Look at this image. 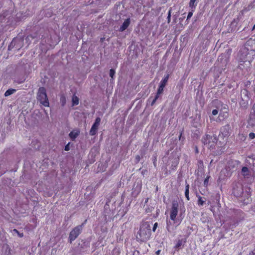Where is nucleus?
<instances>
[{
    "mask_svg": "<svg viewBox=\"0 0 255 255\" xmlns=\"http://www.w3.org/2000/svg\"><path fill=\"white\" fill-rule=\"evenodd\" d=\"M233 194L235 196L239 198V201L244 205H247L252 201L250 189L249 191H244L242 186H236L233 188Z\"/></svg>",
    "mask_w": 255,
    "mask_h": 255,
    "instance_id": "1",
    "label": "nucleus"
},
{
    "mask_svg": "<svg viewBox=\"0 0 255 255\" xmlns=\"http://www.w3.org/2000/svg\"><path fill=\"white\" fill-rule=\"evenodd\" d=\"M150 226L148 223H145L140 226L136 238L138 242H145L150 239Z\"/></svg>",
    "mask_w": 255,
    "mask_h": 255,
    "instance_id": "2",
    "label": "nucleus"
},
{
    "mask_svg": "<svg viewBox=\"0 0 255 255\" xmlns=\"http://www.w3.org/2000/svg\"><path fill=\"white\" fill-rule=\"evenodd\" d=\"M201 141L204 145H207L209 148L213 149L215 148L218 138L216 135L206 134L202 137Z\"/></svg>",
    "mask_w": 255,
    "mask_h": 255,
    "instance_id": "3",
    "label": "nucleus"
},
{
    "mask_svg": "<svg viewBox=\"0 0 255 255\" xmlns=\"http://www.w3.org/2000/svg\"><path fill=\"white\" fill-rule=\"evenodd\" d=\"M37 99L43 106L48 107L49 106V101L47 96L46 89L44 87H40L37 93Z\"/></svg>",
    "mask_w": 255,
    "mask_h": 255,
    "instance_id": "4",
    "label": "nucleus"
},
{
    "mask_svg": "<svg viewBox=\"0 0 255 255\" xmlns=\"http://www.w3.org/2000/svg\"><path fill=\"white\" fill-rule=\"evenodd\" d=\"M86 221L87 220H85L84 223L81 225L75 227L71 230L68 237V242L69 243L71 244L81 233L83 226Z\"/></svg>",
    "mask_w": 255,
    "mask_h": 255,
    "instance_id": "5",
    "label": "nucleus"
},
{
    "mask_svg": "<svg viewBox=\"0 0 255 255\" xmlns=\"http://www.w3.org/2000/svg\"><path fill=\"white\" fill-rule=\"evenodd\" d=\"M179 202L177 200H173L171 203L170 210V218L174 223L176 222L177 216L179 212Z\"/></svg>",
    "mask_w": 255,
    "mask_h": 255,
    "instance_id": "6",
    "label": "nucleus"
},
{
    "mask_svg": "<svg viewBox=\"0 0 255 255\" xmlns=\"http://www.w3.org/2000/svg\"><path fill=\"white\" fill-rule=\"evenodd\" d=\"M101 122V119L99 117L96 118L94 124L92 125L91 129L90 130L89 133L90 135L93 136L96 135L97 132L100 124Z\"/></svg>",
    "mask_w": 255,
    "mask_h": 255,
    "instance_id": "7",
    "label": "nucleus"
},
{
    "mask_svg": "<svg viewBox=\"0 0 255 255\" xmlns=\"http://www.w3.org/2000/svg\"><path fill=\"white\" fill-rule=\"evenodd\" d=\"M230 135V125L227 124L220 129L219 136L223 138L228 137Z\"/></svg>",
    "mask_w": 255,
    "mask_h": 255,
    "instance_id": "8",
    "label": "nucleus"
},
{
    "mask_svg": "<svg viewBox=\"0 0 255 255\" xmlns=\"http://www.w3.org/2000/svg\"><path fill=\"white\" fill-rule=\"evenodd\" d=\"M241 59H246V61L250 64L254 59L253 57L251 56V54L249 52L248 50H246L245 51L241 53L240 57Z\"/></svg>",
    "mask_w": 255,
    "mask_h": 255,
    "instance_id": "9",
    "label": "nucleus"
},
{
    "mask_svg": "<svg viewBox=\"0 0 255 255\" xmlns=\"http://www.w3.org/2000/svg\"><path fill=\"white\" fill-rule=\"evenodd\" d=\"M248 126L251 127H255V111L251 112L248 120Z\"/></svg>",
    "mask_w": 255,
    "mask_h": 255,
    "instance_id": "10",
    "label": "nucleus"
},
{
    "mask_svg": "<svg viewBox=\"0 0 255 255\" xmlns=\"http://www.w3.org/2000/svg\"><path fill=\"white\" fill-rule=\"evenodd\" d=\"M130 22V20L129 18L126 19L120 27L119 31L122 32L125 30L129 25Z\"/></svg>",
    "mask_w": 255,
    "mask_h": 255,
    "instance_id": "11",
    "label": "nucleus"
},
{
    "mask_svg": "<svg viewBox=\"0 0 255 255\" xmlns=\"http://www.w3.org/2000/svg\"><path fill=\"white\" fill-rule=\"evenodd\" d=\"M80 133V130L79 129H75L71 131L69 136L72 140H74L75 138L79 135Z\"/></svg>",
    "mask_w": 255,
    "mask_h": 255,
    "instance_id": "12",
    "label": "nucleus"
},
{
    "mask_svg": "<svg viewBox=\"0 0 255 255\" xmlns=\"http://www.w3.org/2000/svg\"><path fill=\"white\" fill-rule=\"evenodd\" d=\"M228 116V113L227 112H220L219 114V116L218 118L216 120V122H221L224 120Z\"/></svg>",
    "mask_w": 255,
    "mask_h": 255,
    "instance_id": "13",
    "label": "nucleus"
},
{
    "mask_svg": "<svg viewBox=\"0 0 255 255\" xmlns=\"http://www.w3.org/2000/svg\"><path fill=\"white\" fill-rule=\"evenodd\" d=\"M242 174L245 178H249L250 176V171L248 167L244 166L242 169Z\"/></svg>",
    "mask_w": 255,
    "mask_h": 255,
    "instance_id": "14",
    "label": "nucleus"
},
{
    "mask_svg": "<svg viewBox=\"0 0 255 255\" xmlns=\"http://www.w3.org/2000/svg\"><path fill=\"white\" fill-rule=\"evenodd\" d=\"M197 5V0H190L189 2V7L192 11H194Z\"/></svg>",
    "mask_w": 255,
    "mask_h": 255,
    "instance_id": "15",
    "label": "nucleus"
},
{
    "mask_svg": "<svg viewBox=\"0 0 255 255\" xmlns=\"http://www.w3.org/2000/svg\"><path fill=\"white\" fill-rule=\"evenodd\" d=\"M169 77V75L168 74L164 75L163 79L160 82L159 85L165 87L168 82Z\"/></svg>",
    "mask_w": 255,
    "mask_h": 255,
    "instance_id": "16",
    "label": "nucleus"
},
{
    "mask_svg": "<svg viewBox=\"0 0 255 255\" xmlns=\"http://www.w3.org/2000/svg\"><path fill=\"white\" fill-rule=\"evenodd\" d=\"M246 59H241L240 57L239 60V65L238 68L240 69L243 70L245 68V64H246L247 61H246Z\"/></svg>",
    "mask_w": 255,
    "mask_h": 255,
    "instance_id": "17",
    "label": "nucleus"
},
{
    "mask_svg": "<svg viewBox=\"0 0 255 255\" xmlns=\"http://www.w3.org/2000/svg\"><path fill=\"white\" fill-rule=\"evenodd\" d=\"M189 188H190V186H189V184L186 183L185 195V197L188 201L190 200V198H189Z\"/></svg>",
    "mask_w": 255,
    "mask_h": 255,
    "instance_id": "18",
    "label": "nucleus"
},
{
    "mask_svg": "<svg viewBox=\"0 0 255 255\" xmlns=\"http://www.w3.org/2000/svg\"><path fill=\"white\" fill-rule=\"evenodd\" d=\"M79 98L74 94L72 96V102L73 106H77L79 104Z\"/></svg>",
    "mask_w": 255,
    "mask_h": 255,
    "instance_id": "19",
    "label": "nucleus"
},
{
    "mask_svg": "<svg viewBox=\"0 0 255 255\" xmlns=\"http://www.w3.org/2000/svg\"><path fill=\"white\" fill-rule=\"evenodd\" d=\"M198 205L199 206H203L205 202V198L201 197L200 196H198Z\"/></svg>",
    "mask_w": 255,
    "mask_h": 255,
    "instance_id": "20",
    "label": "nucleus"
},
{
    "mask_svg": "<svg viewBox=\"0 0 255 255\" xmlns=\"http://www.w3.org/2000/svg\"><path fill=\"white\" fill-rule=\"evenodd\" d=\"M165 87L162 85H159L158 88L157 89L156 95L159 97V96L162 94L164 91Z\"/></svg>",
    "mask_w": 255,
    "mask_h": 255,
    "instance_id": "21",
    "label": "nucleus"
},
{
    "mask_svg": "<svg viewBox=\"0 0 255 255\" xmlns=\"http://www.w3.org/2000/svg\"><path fill=\"white\" fill-rule=\"evenodd\" d=\"M15 92H16V90L14 89H9L6 91L4 93V96L5 97H7L12 94H13Z\"/></svg>",
    "mask_w": 255,
    "mask_h": 255,
    "instance_id": "22",
    "label": "nucleus"
},
{
    "mask_svg": "<svg viewBox=\"0 0 255 255\" xmlns=\"http://www.w3.org/2000/svg\"><path fill=\"white\" fill-rule=\"evenodd\" d=\"M185 242H186V240L183 241L182 240H178V241H177V243L175 245L174 248L176 249H177L179 248V247H180L183 244V243H185Z\"/></svg>",
    "mask_w": 255,
    "mask_h": 255,
    "instance_id": "23",
    "label": "nucleus"
},
{
    "mask_svg": "<svg viewBox=\"0 0 255 255\" xmlns=\"http://www.w3.org/2000/svg\"><path fill=\"white\" fill-rule=\"evenodd\" d=\"M112 253L113 255H120L121 253L120 250L117 248H115Z\"/></svg>",
    "mask_w": 255,
    "mask_h": 255,
    "instance_id": "24",
    "label": "nucleus"
},
{
    "mask_svg": "<svg viewBox=\"0 0 255 255\" xmlns=\"http://www.w3.org/2000/svg\"><path fill=\"white\" fill-rule=\"evenodd\" d=\"M171 12H172V9H171V8H170V9H169L168 12V15H167V17L168 23H169L171 21Z\"/></svg>",
    "mask_w": 255,
    "mask_h": 255,
    "instance_id": "25",
    "label": "nucleus"
},
{
    "mask_svg": "<svg viewBox=\"0 0 255 255\" xmlns=\"http://www.w3.org/2000/svg\"><path fill=\"white\" fill-rule=\"evenodd\" d=\"M210 178V176H207L204 181V186L205 187H207L209 185V180Z\"/></svg>",
    "mask_w": 255,
    "mask_h": 255,
    "instance_id": "26",
    "label": "nucleus"
},
{
    "mask_svg": "<svg viewBox=\"0 0 255 255\" xmlns=\"http://www.w3.org/2000/svg\"><path fill=\"white\" fill-rule=\"evenodd\" d=\"M60 102L62 105L64 106L66 104V98L64 96H62L60 98Z\"/></svg>",
    "mask_w": 255,
    "mask_h": 255,
    "instance_id": "27",
    "label": "nucleus"
},
{
    "mask_svg": "<svg viewBox=\"0 0 255 255\" xmlns=\"http://www.w3.org/2000/svg\"><path fill=\"white\" fill-rule=\"evenodd\" d=\"M159 98V97L158 96L155 95L154 98L152 100L151 103V106H153L157 101V100Z\"/></svg>",
    "mask_w": 255,
    "mask_h": 255,
    "instance_id": "28",
    "label": "nucleus"
},
{
    "mask_svg": "<svg viewBox=\"0 0 255 255\" xmlns=\"http://www.w3.org/2000/svg\"><path fill=\"white\" fill-rule=\"evenodd\" d=\"M249 137L250 139H253L255 138V133L250 132L249 134Z\"/></svg>",
    "mask_w": 255,
    "mask_h": 255,
    "instance_id": "29",
    "label": "nucleus"
},
{
    "mask_svg": "<svg viewBox=\"0 0 255 255\" xmlns=\"http://www.w3.org/2000/svg\"><path fill=\"white\" fill-rule=\"evenodd\" d=\"M198 166L199 167H204V164L203 161L201 160L198 161Z\"/></svg>",
    "mask_w": 255,
    "mask_h": 255,
    "instance_id": "30",
    "label": "nucleus"
},
{
    "mask_svg": "<svg viewBox=\"0 0 255 255\" xmlns=\"http://www.w3.org/2000/svg\"><path fill=\"white\" fill-rule=\"evenodd\" d=\"M115 74V71L113 69H110V77L112 78H113V76H114Z\"/></svg>",
    "mask_w": 255,
    "mask_h": 255,
    "instance_id": "31",
    "label": "nucleus"
},
{
    "mask_svg": "<svg viewBox=\"0 0 255 255\" xmlns=\"http://www.w3.org/2000/svg\"><path fill=\"white\" fill-rule=\"evenodd\" d=\"M193 11L191 10V11H189L188 12L187 17V20H188L189 19H190L191 17V16L193 15Z\"/></svg>",
    "mask_w": 255,
    "mask_h": 255,
    "instance_id": "32",
    "label": "nucleus"
},
{
    "mask_svg": "<svg viewBox=\"0 0 255 255\" xmlns=\"http://www.w3.org/2000/svg\"><path fill=\"white\" fill-rule=\"evenodd\" d=\"M218 113H219V111H218V110H217V109H214V110H213L212 111V115H213V116H216L217 115H218Z\"/></svg>",
    "mask_w": 255,
    "mask_h": 255,
    "instance_id": "33",
    "label": "nucleus"
},
{
    "mask_svg": "<svg viewBox=\"0 0 255 255\" xmlns=\"http://www.w3.org/2000/svg\"><path fill=\"white\" fill-rule=\"evenodd\" d=\"M157 226H158V223H157V222L155 223L154 224V225H153V228H152V231H153V232H155V230H156V228H157Z\"/></svg>",
    "mask_w": 255,
    "mask_h": 255,
    "instance_id": "34",
    "label": "nucleus"
},
{
    "mask_svg": "<svg viewBox=\"0 0 255 255\" xmlns=\"http://www.w3.org/2000/svg\"><path fill=\"white\" fill-rule=\"evenodd\" d=\"M184 129H182V131L180 132V135L179 136V140H181L182 139V136L183 133Z\"/></svg>",
    "mask_w": 255,
    "mask_h": 255,
    "instance_id": "35",
    "label": "nucleus"
},
{
    "mask_svg": "<svg viewBox=\"0 0 255 255\" xmlns=\"http://www.w3.org/2000/svg\"><path fill=\"white\" fill-rule=\"evenodd\" d=\"M135 159H136L137 162H139L140 159V156L138 155H136L135 157Z\"/></svg>",
    "mask_w": 255,
    "mask_h": 255,
    "instance_id": "36",
    "label": "nucleus"
},
{
    "mask_svg": "<svg viewBox=\"0 0 255 255\" xmlns=\"http://www.w3.org/2000/svg\"><path fill=\"white\" fill-rule=\"evenodd\" d=\"M65 150L66 151H68L69 150V144H67L65 146V148H64Z\"/></svg>",
    "mask_w": 255,
    "mask_h": 255,
    "instance_id": "37",
    "label": "nucleus"
},
{
    "mask_svg": "<svg viewBox=\"0 0 255 255\" xmlns=\"http://www.w3.org/2000/svg\"><path fill=\"white\" fill-rule=\"evenodd\" d=\"M17 235L20 238H21V237H22L23 236V234L22 233H19V234H17Z\"/></svg>",
    "mask_w": 255,
    "mask_h": 255,
    "instance_id": "38",
    "label": "nucleus"
},
{
    "mask_svg": "<svg viewBox=\"0 0 255 255\" xmlns=\"http://www.w3.org/2000/svg\"><path fill=\"white\" fill-rule=\"evenodd\" d=\"M166 229H167V231H168V232H170V230H169V224H168V222H167Z\"/></svg>",
    "mask_w": 255,
    "mask_h": 255,
    "instance_id": "39",
    "label": "nucleus"
},
{
    "mask_svg": "<svg viewBox=\"0 0 255 255\" xmlns=\"http://www.w3.org/2000/svg\"><path fill=\"white\" fill-rule=\"evenodd\" d=\"M250 255H255V250L250 253Z\"/></svg>",
    "mask_w": 255,
    "mask_h": 255,
    "instance_id": "40",
    "label": "nucleus"
},
{
    "mask_svg": "<svg viewBox=\"0 0 255 255\" xmlns=\"http://www.w3.org/2000/svg\"><path fill=\"white\" fill-rule=\"evenodd\" d=\"M160 252H161L160 250H157V251H156L155 254L157 255H160Z\"/></svg>",
    "mask_w": 255,
    "mask_h": 255,
    "instance_id": "41",
    "label": "nucleus"
},
{
    "mask_svg": "<svg viewBox=\"0 0 255 255\" xmlns=\"http://www.w3.org/2000/svg\"><path fill=\"white\" fill-rule=\"evenodd\" d=\"M195 152L196 153H199V150H198V148L197 146H196L195 147Z\"/></svg>",
    "mask_w": 255,
    "mask_h": 255,
    "instance_id": "42",
    "label": "nucleus"
},
{
    "mask_svg": "<svg viewBox=\"0 0 255 255\" xmlns=\"http://www.w3.org/2000/svg\"><path fill=\"white\" fill-rule=\"evenodd\" d=\"M13 231L17 234H19V232L16 229H13Z\"/></svg>",
    "mask_w": 255,
    "mask_h": 255,
    "instance_id": "43",
    "label": "nucleus"
},
{
    "mask_svg": "<svg viewBox=\"0 0 255 255\" xmlns=\"http://www.w3.org/2000/svg\"><path fill=\"white\" fill-rule=\"evenodd\" d=\"M250 84H251V82H250V81H247V83H246V86H248V85H250Z\"/></svg>",
    "mask_w": 255,
    "mask_h": 255,
    "instance_id": "44",
    "label": "nucleus"
},
{
    "mask_svg": "<svg viewBox=\"0 0 255 255\" xmlns=\"http://www.w3.org/2000/svg\"><path fill=\"white\" fill-rule=\"evenodd\" d=\"M148 198H147L146 199H145V203H147L148 201Z\"/></svg>",
    "mask_w": 255,
    "mask_h": 255,
    "instance_id": "45",
    "label": "nucleus"
},
{
    "mask_svg": "<svg viewBox=\"0 0 255 255\" xmlns=\"http://www.w3.org/2000/svg\"><path fill=\"white\" fill-rule=\"evenodd\" d=\"M153 164H154V166H156V162H155V161H154L153 162Z\"/></svg>",
    "mask_w": 255,
    "mask_h": 255,
    "instance_id": "46",
    "label": "nucleus"
},
{
    "mask_svg": "<svg viewBox=\"0 0 255 255\" xmlns=\"http://www.w3.org/2000/svg\"><path fill=\"white\" fill-rule=\"evenodd\" d=\"M255 28V24L254 25V26L253 27V30H254Z\"/></svg>",
    "mask_w": 255,
    "mask_h": 255,
    "instance_id": "47",
    "label": "nucleus"
},
{
    "mask_svg": "<svg viewBox=\"0 0 255 255\" xmlns=\"http://www.w3.org/2000/svg\"><path fill=\"white\" fill-rule=\"evenodd\" d=\"M180 217L181 216V213L180 214V215H179Z\"/></svg>",
    "mask_w": 255,
    "mask_h": 255,
    "instance_id": "48",
    "label": "nucleus"
}]
</instances>
